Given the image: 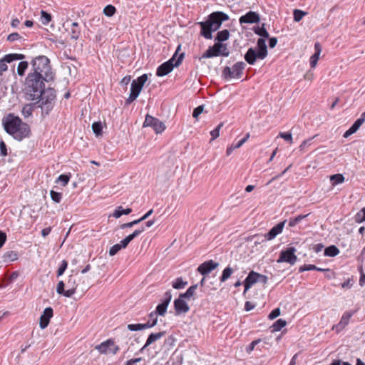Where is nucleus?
<instances>
[{
  "label": "nucleus",
  "instance_id": "obj_33",
  "mask_svg": "<svg viewBox=\"0 0 365 365\" xmlns=\"http://www.w3.org/2000/svg\"><path fill=\"white\" fill-rule=\"evenodd\" d=\"M287 325V322L284 319H277L271 327L272 329V331H280L283 327H284Z\"/></svg>",
  "mask_w": 365,
  "mask_h": 365
},
{
  "label": "nucleus",
  "instance_id": "obj_36",
  "mask_svg": "<svg viewBox=\"0 0 365 365\" xmlns=\"http://www.w3.org/2000/svg\"><path fill=\"white\" fill-rule=\"evenodd\" d=\"M330 180L332 186H335L344 181V177L342 174H335L330 176Z\"/></svg>",
  "mask_w": 365,
  "mask_h": 365
},
{
  "label": "nucleus",
  "instance_id": "obj_39",
  "mask_svg": "<svg viewBox=\"0 0 365 365\" xmlns=\"http://www.w3.org/2000/svg\"><path fill=\"white\" fill-rule=\"evenodd\" d=\"M28 62L22 61L19 62L18 66H17V73L20 76H23L25 73L26 70L28 68Z\"/></svg>",
  "mask_w": 365,
  "mask_h": 365
},
{
  "label": "nucleus",
  "instance_id": "obj_51",
  "mask_svg": "<svg viewBox=\"0 0 365 365\" xmlns=\"http://www.w3.org/2000/svg\"><path fill=\"white\" fill-rule=\"evenodd\" d=\"M223 126V123H220L216 128L210 132V135H212V140H215L220 135V130Z\"/></svg>",
  "mask_w": 365,
  "mask_h": 365
},
{
  "label": "nucleus",
  "instance_id": "obj_24",
  "mask_svg": "<svg viewBox=\"0 0 365 365\" xmlns=\"http://www.w3.org/2000/svg\"><path fill=\"white\" fill-rule=\"evenodd\" d=\"M246 64L242 62H237L235 64L232 66V71L233 72V75H235V77L240 78L242 71L245 69Z\"/></svg>",
  "mask_w": 365,
  "mask_h": 365
},
{
  "label": "nucleus",
  "instance_id": "obj_45",
  "mask_svg": "<svg viewBox=\"0 0 365 365\" xmlns=\"http://www.w3.org/2000/svg\"><path fill=\"white\" fill-rule=\"evenodd\" d=\"M293 14H294V21L296 22H299L307 14V13L302 10L295 9L294 11Z\"/></svg>",
  "mask_w": 365,
  "mask_h": 365
},
{
  "label": "nucleus",
  "instance_id": "obj_5",
  "mask_svg": "<svg viewBox=\"0 0 365 365\" xmlns=\"http://www.w3.org/2000/svg\"><path fill=\"white\" fill-rule=\"evenodd\" d=\"M41 102L40 107L42 110V115H48L53 109L56 100V91L53 88L43 90L41 96L38 98Z\"/></svg>",
  "mask_w": 365,
  "mask_h": 365
},
{
  "label": "nucleus",
  "instance_id": "obj_8",
  "mask_svg": "<svg viewBox=\"0 0 365 365\" xmlns=\"http://www.w3.org/2000/svg\"><path fill=\"white\" fill-rule=\"evenodd\" d=\"M148 81V75L143 74L131 83L130 93L129 97L126 99L125 103L130 104L139 96L145 83Z\"/></svg>",
  "mask_w": 365,
  "mask_h": 365
},
{
  "label": "nucleus",
  "instance_id": "obj_64",
  "mask_svg": "<svg viewBox=\"0 0 365 365\" xmlns=\"http://www.w3.org/2000/svg\"><path fill=\"white\" fill-rule=\"evenodd\" d=\"M257 282H261L263 284L267 283L268 277L265 275L257 272Z\"/></svg>",
  "mask_w": 365,
  "mask_h": 365
},
{
  "label": "nucleus",
  "instance_id": "obj_63",
  "mask_svg": "<svg viewBox=\"0 0 365 365\" xmlns=\"http://www.w3.org/2000/svg\"><path fill=\"white\" fill-rule=\"evenodd\" d=\"M0 152L1 155L3 156L8 155L6 145L3 140L0 141Z\"/></svg>",
  "mask_w": 365,
  "mask_h": 365
},
{
  "label": "nucleus",
  "instance_id": "obj_32",
  "mask_svg": "<svg viewBox=\"0 0 365 365\" xmlns=\"http://www.w3.org/2000/svg\"><path fill=\"white\" fill-rule=\"evenodd\" d=\"M150 324H130L128 325L127 328L130 331H139L142 329H145L150 328Z\"/></svg>",
  "mask_w": 365,
  "mask_h": 365
},
{
  "label": "nucleus",
  "instance_id": "obj_37",
  "mask_svg": "<svg viewBox=\"0 0 365 365\" xmlns=\"http://www.w3.org/2000/svg\"><path fill=\"white\" fill-rule=\"evenodd\" d=\"M187 284V282L184 281L182 277H178L172 284L175 289H183Z\"/></svg>",
  "mask_w": 365,
  "mask_h": 365
},
{
  "label": "nucleus",
  "instance_id": "obj_30",
  "mask_svg": "<svg viewBox=\"0 0 365 365\" xmlns=\"http://www.w3.org/2000/svg\"><path fill=\"white\" fill-rule=\"evenodd\" d=\"M234 269L231 267L228 266L227 267L222 273V275L220 277V281L221 282H225L227 281L230 276L233 274Z\"/></svg>",
  "mask_w": 365,
  "mask_h": 365
},
{
  "label": "nucleus",
  "instance_id": "obj_56",
  "mask_svg": "<svg viewBox=\"0 0 365 365\" xmlns=\"http://www.w3.org/2000/svg\"><path fill=\"white\" fill-rule=\"evenodd\" d=\"M316 269L317 266L314 264H304L299 268V272H303L304 271L316 270Z\"/></svg>",
  "mask_w": 365,
  "mask_h": 365
},
{
  "label": "nucleus",
  "instance_id": "obj_13",
  "mask_svg": "<svg viewBox=\"0 0 365 365\" xmlns=\"http://www.w3.org/2000/svg\"><path fill=\"white\" fill-rule=\"evenodd\" d=\"M25 58L24 54L21 53H9L5 55L0 59V73L6 71L8 69L7 63H11L14 61L23 60Z\"/></svg>",
  "mask_w": 365,
  "mask_h": 365
},
{
  "label": "nucleus",
  "instance_id": "obj_4",
  "mask_svg": "<svg viewBox=\"0 0 365 365\" xmlns=\"http://www.w3.org/2000/svg\"><path fill=\"white\" fill-rule=\"evenodd\" d=\"M257 48H250L245 54V59L250 65H254L257 59H264L267 54V46L265 39L259 38L257 42Z\"/></svg>",
  "mask_w": 365,
  "mask_h": 365
},
{
  "label": "nucleus",
  "instance_id": "obj_19",
  "mask_svg": "<svg viewBox=\"0 0 365 365\" xmlns=\"http://www.w3.org/2000/svg\"><path fill=\"white\" fill-rule=\"evenodd\" d=\"M53 317V309L47 307L44 309L43 314L40 317L39 326L41 329L46 328L49 324L50 319Z\"/></svg>",
  "mask_w": 365,
  "mask_h": 365
},
{
  "label": "nucleus",
  "instance_id": "obj_10",
  "mask_svg": "<svg viewBox=\"0 0 365 365\" xmlns=\"http://www.w3.org/2000/svg\"><path fill=\"white\" fill-rule=\"evenodd\" d=\"M297 250L294 247H289L285 250H282L279 254V259L277 260V263L287 262L291 265L296 263L297 257L295 255Z\"/></svg>",
  "mask_w": 365,
  "mask_h": 365
},
{
  "label": "nucleus",
  "instance_id": "obj_46",
  "mask_svg": "<svg viewBox=\"0 0 365 365\" xmlns=\"http://www.w3.org/2000/svg\"><path fill=\"white\" fill-rule=\"evenodd\" d=\"M50 195H51V200L53 202H55L56 203H59L61 202V198H62V193L56 192L54 190H51Z\"/></svg>",
  "mask_w": 365,
  "mask_h": 365
},
{
  "label": "nucleus",
  "instance_id": "obj_44",
  "mask_svg": "<svg viewBox=\"0 0 365 365\" xmlns=\"http://www.w3.org/2000/svg\"><path fill=\"white\" fill-rule=\"evenodd\" d=\"M149 318H150V320L146 322L145 324H150V328L151 327H153L154 326H155L157 324V322H158V314H156V312H152L150 314H149Z\"/></svg>",
  "mask_w": 365,
  "mask_h": 365
},
{
  "label": "nucleus",
  "instance_id": "obj_47",
  "mask_svg": "<svg viewBox=\"0 0 365 365\" xmlns=\"http://www.w3.org/2000/svg\"><path fill=\"white\" fill-rule=\"evenodd\" d=\"M32 112H33V108L29 104L25 105L23 107L22 110H21L22 115L25 118H27V117H29L30 115H31Z\"/></svg>",
  "mask_w": 365,
  "mask_h": 365
},
{
  "label": "nucleus",
  "instance_id": "obj_40",
  "mask_svg": "<svg viewBox=\"0 0 365 365\" xmlns=\"http://www.w3.org/2000/svg\"><path fill=\"white\" fill-rule=\"evenodd\" d=\"M116 11V9L114 6L108 4L103 9V14L108 17L113 16Z\"/></svg>",
  "mask_w": 365,
  "mask_h": 365
},
{
  "label": "nucleus",
  "instance_id": "obj_29",
  "mask_svg": "<svg viewBox=\"0 0 365 365\" xmlns=\"http://www.w3.org/2000/svg\"><path fill=\"white\" fill-rule=\"evenodd\" d=\"M215 47L219 50L220 56L227 57L230 55V51L226 43L216 42Z\"/></svg>",
  "mask_w": 365,
  "mask_h": 365
},
{
  "label": "nucleus",
  "instance_id": "obj_28",
  "mask_svg": "<svg viewBox=\"0 0 365 365\" xmlns=\"http://www.w3.org/2000/svg\"><path fill=\"white\" fill-rule=\"evenodd\" d=\"M254 32L261 36L263 38H268L269 37V34L267 29L264 27V24L262 25V26H256L253 29Z\"/></svg>",
  "mask_w": 365,
  "mask_h": 365
},
{
  "label": "nucleus",
  "instance_id": "obj_59",
  "mask_svg": "<svg viewBox=\"0 0 365 365\" xmlns=\"http://www.w3.org/2000/svg\"><path fill=\"white\" fill-rule=\"evenodd\" d=\"M198 284L190 286L185 292L190 297H192L195 294L196 289H197Z\"/></svg>",
  "mask_w": 365,
  "mask_h": 365
},
{
  "label": "nucleus",
  "instance_id": "obj_38",
  "mask_svg": "<svg viewBox=\"0 0 365 365\" xmlns=\"http://www.w3.org/2000/svg\"><path fill=\"white\" fill-rule=\"evenodd\" d=\"M308 215H309V214L299 215L295 217L290 218L289 220V226L294 227L296 225H297L299 222H300L303 219L306 218Z\"/></svg>",
  "mask_w": 365,
  "mask_h": 365
},
{
  "label": "nucleus",
  "instance_id": "obj_49",
  "mask_svg": "<svg viewBox=\"0 0 365 365\" xmlns=\"http://www.w3.org/2000/svg\"><path fill=\"white\" fill-rule=\"evenodd\" d=\"M363 118H359L353 123V125L349 128L355 133L360 128V126L363 124Z\"/></svg>",
  "mask_w": 365,
  "mask_h": 365
},
{
  "label": "nucleus",
  "instance_id": "obj_18",
  "mask_svg": "<svg viewBox=\"0 0 365 365\" xmlns=\"http://www.w3.org/2000/svg\"><path fill=\"white\" fill-rule=\"evenodd\" d=\"M174 308L177 315L187 313L190 310L187 303L184 299L180 298L175 299Z\"/></svg>",
  "mask_w": 365,
  "mask_h": 365
},
{
  "label": "nucleus",
  "instance_id": "obj_1",
  "mask_svg": "<svg viewBox=\"0 0 365 365\" xmlns=\"http://www.w3.org/2000/svg\"><path fill=\"white\" fill-rule=\"evenodd\" d=\"M2 124L5 131L17 140L20 141L29 136L30 129L28 124L13 113H9L4 117Z\"/></svg>",
  "mask_w": 365,
  "mask_h": 365
},
{
  "label": "nucleus",
  "instance_id": "obj_54",
  "mask_svg": "<svg viewBox=\"0 0 365 365\" xmlns=\"http://www.w3.org/2000/svg\"><path fill=\"white\" fill-rule=\"evenodd\" d=\"M122 248L120 244H115L113 245L109 250V255L110 256H114L117 254Z\"/></svg>",
  "mask_w": 365,
  "mask_h": 365
},
{
  "label": "nucleus",
  "instance_id": "obj_48",
  "mask_svg": "<svg viewBox=\"0 0 365 365\" xmlns=\"http://www.w3.org/2000/svg\"><path fill=\"white\" fill-rule=\"evenodd\" d=\"M41 19L42 24H45V25L48 24L51 20V14H49L48 13H47L45 11H41Z\"/></svg>",
  "mask_w": 365,
  "mask_h": 365
},
{
  "label": "nucleus",
  "instance_id": "obj_6",
  "mask_svg": "<svg viewBox=\"0 0 365 365\" xmlns=\"http://www.w3.org/2000/svg\"><path fill=\"white\" fill-rule=\"evenodd\" d=\"M77 279L76 277L71 274L68 277L66 283L63 281H59L57 284L56 292L66 297H72L78 287Z\"/></svg>",
  "mask_w": 365,
  "mask_h": 365
},
{
  "label": "nucleus",
  "instance_id": "obj_23",
  "mask_svg": "<svg viewBox=\"0 0 365 365\" xmlns=\"http://www.w3.org/2000/svg\"><path fill=\"white\" fill-rule=\"evenodd\" d=\"M314 49L315 53L310 58V66L312 68H314L317 66L322 51V47L319 43H315Z\"/></svg>",
  "mask_w": 365,
  "mask_h": 365
},
{
  "label": "nucleus",
  "instance_id": "obj_60",
  "mask_svg": "<svg viewBox=\"0 0 365 365\" xmlns=\"http://www.w3.org/2000/svg\"><path fill=\"white\" fill-rule=\"evenodd\" d=\"M279 136L290 143L292 142V136L290 133H279Z\"/></svg>",
  "mask_w": 365,
  "mask_h": 365
},
{
  "label": "nucleus",
  "instance_id": "obj_43",
  "mask_svg": "<svg viewBox=\"0 0 365 365\" xmlns=\"http://www.w3.org/2000/svg\"><path fill=\"white\" fill-rule=\"evenodd\" d=\"M69 180L70 175L63 174L59 175L58 178L56 180V183H60L61 185L65 186L68 184Z\"/></svg>",
  "mask_w": 365,
  "mask_h": 365
},
{
  "label": "nucleus",
  "instance_id": "obj_26",
  "mask_svg": "<svg viewBox=\"0 0 365 365\" xmlns=\"http://www.w3.org/2000/svg\"><path fill=\"white\" fill-rule=\"evenodd\" d=\"M70 34L71 38L73 40L78 39L81 34V31L78 27V24L77 22H73L71 24V27L70 29Z\"/></svg>",
  "mask_w": 365,
  "mask_h": 365
},
{
  "label": "nucleus",
  "instance_id": "obj_2",
  "mask_svg": "<svg viewBox=\"0 0 365 365\" xmlns=\"http://www.w3.org/2000/svg\"><path fill=\"white\" fill-rule=\"evenodd\" d=\"M229 19V16L222 11L211 13L206 21L199 22L200 34L206 39H212V32L217 31L222 22Z\"/></svg>",
  "mask_w": 365,
  "mask_h": 365
},
{
  "label": "nucleus",
  "instance_id": "obj_27",
  "mask_svg": "<svg viewBox=\"0 0 365 365\" xmlns=\"http://www.w3.org/2000/svg\"><path fill=\"white\" fill-rule=\"evenodd\" d=\"M230 37V31L227 29H224L222 31H218L215 40L217 42L222 43L223 41H227Z\"/></svg>",
  "mask_w": 365,
  "mask_h": 365
},
{
  "label": "nucleus",
  "instance_id": "obj_61",
  "mask_svg": "<svg viewBox=\"0 0 365 365\" xmlns=\"http://www.w3.org/2000/svg\"><path fill=\"white\" fill-rule=\"evenodd\" d=\"M280 315V309L276 308L273 309L269 314L268 317L269 319H274Z\"/></svg>",
  "mask_w": 365,
  "mask_h": 365
},
{
  "label": "nucleus",
  "instance_id": "obj_62",
  "mask_svg": "<svg viewBox=\"0 0 365 365\" xmlns=\"http://www.w3.org/2000/svg\"><path fill=\"white\" fill-rule=\"evenodd\" d=\"M203 106H199L195 108L192 112V116L197 118L203 112Z\"/></svg>",
  "mask_w": 365,
  "mask_h": 365
},
{
  "label": "nucleus",
  "instance_id": "obj_53",
  "mask_svg": "<svg viewBox=\"0 0 365 365\" xmlns=\"http://www.w3.org/2000/svg\"><path fill=\"white\" fill-rule=\"evenodd\" d=\"M145 227H142L140 229L135 230L132 234L127 236V237L132 241L134 238L137 237L140 235L143 232H144Z\"/></svg>",
  "mask_w": 365,
  "mask_h": 365
},
{
  "label": "nucleus",
  "instance_id": "obj_58",
  "mask_svg": "<svg viewBox=\"0 0 365 365\" xmlns=\"http://www.w3.org/2000/svg\"><path fill=\"white\" fill-rule=\"evenodd\" d=\"M140 222L141 221L140 220V219H138V220H133L132 222H130L124 223V224H122L120 225V228L121 229H125V228H127V227H132L134 225L140 223Z\"/></svg>",
  "mask_w": 365,
  "mask_h": 365
},
{
  "label": "nucleus",
  "instance_id": "obj_21",
  "mask_svg": "<svg viewBox=\"0 0 365 365\" xmlns=\"http://www.w3.org/2000/svg\"><path fill=\"white\" fill-rule=\"evenodd\" d=\"M165 334V331H160V332H158V333H152V334H150L148 336L145 345L140 349V352L143 351V350L145 349H146L148 346H150L153 342H155L157 340L160 339Z\"/></svg>",
  "mask_w": 365,
  "mask_h": 365
},
{
  "label": "nucleus",
  "instance_id": "obj_15",
  "mask_svg": "<svg viewBox=\"0 0 365 365\" xmlns=\"http://www.w3.org/2000/svg\"><path fill=\"white\" fill-rule=\"evenodd\" d=\"M219 263L214 262L212 259H210L207 261H205V262L202 263L197 268V271L202 274V275H207L209 273H210L212 270L215 269L217 267H218Z\"/></svg>",
  "mask_w": 365,
  "mask_h": 365
},
{
  "label": "nucleus",
  "instance_id": "obj_35",
  "mask_svg": "<svg viewBox=\"0 0 365 365\" xmlns=\"http://www.w3.org/2000/svg\"><path fill=\"white\" fill-rule=\"evenodd\" d=\"M4 262H13L18 259V253L15 251H9L3 255Z\"/></svg>",
  "mask_w": 365,
  "mask_h": 365
},
{
  "label": "nucleus",
  "instance_id": "obj_22",
  "mask_svg": "<svg viewBox=\"0 0 365 365\" xmlns=\"http://www.w3.org/2000/svg\"><path fill=\"white\" fill-rule=\"evenodd\" d=\"M257 272L251 271L244 281L245 292H246L254 284L257 282Z\"/></svg>",
  "mask_w": 365,
  "mask_h": 365
},
{
  "label": "nucleus",
  "instance_id": "obj_52",
  "mask_svg": "<svg viewBox=\"0 0 365 365\" xmlns=\"http://www.w3.org/2000/svg\"><path fill=\"white\" fill-rule=\"evenodd\" d=\"M67 267H68V262L66 260H63L61 262V264L60 265V267H58V271H57V276L58 277H60L61 276L64 272L66 271V269H67Z\"/></svg>",
  "mask_w": 365,
  "mask_h": 365
},
{
  "label": "nucleus",
  "instance_id": "obj_17",
  "mask_svg": "<svg viewBox=\"0 0 365 365\" xmlns=\"http://www.w3.org/2000/svg\"><path fill=\"white\" fill-rule=\"evenodd\" d=\"M286 220H284L274 226L267 234L264 235L265 239L267 240H272L274 239L277 235L282 232Z\"/></svg>",
  "mask_w": 365,
  "mask_h": 365
},
{
  "label": "nucleus",
  "instance_id": "obj_16",
  "mask_svg": "<svg viewBox=\"0 0 365 365\" xmlns=\"http://www.w3.org/2000/svg\"><path fill=\"white\" fill-rule=\"evenodd\" d=\"M260 20L259 15L255 11H249L246 14L242 16L239 21L242 24H253L258 23Z\"/></svg>",
  "mask_w": 365,
  "mask_h": 365
},
{
  "label": "nucleus",
  "instance_id": "obj_57",
  "mask_svg": "<svg viewBox=\"0 0 365 365\" xmlns=\"http://www.w3.org/2000/svg\"><path fill=\"white\" fill-rule=\"evenodd\" d=\"M259 342H261V339H257L253 341L246 347V351L248 354H250L254 350L255 346L258 344Z\"/></svg>",
  "mask_w": 365,
  "mask_h": 365
},
{
  "label": "nucleus",
  "instance_id": "obj_41",
  "mask_svg": "<svg viewBox=\"0 0 365 365\" xmlns=\"http://www.w3.org/2000/svg\"><path fill=\"white\" fill-rule=\"evenodd\" d=\"M102 123L101 122H94L92 125V130L96 136L102 135Z\"/></svg>",
  "mask_w": 365,
  "mask_h": 365
},
{
  "label": "nucleus",
  "instance_id": "obj_34",
  "mask_svg": "<svg viewBox=\"0 0 365 365\" xmlns=\"http://www.w3.org/2000/svg\"><path fill=\"white\" fill-rule=\"evenodd\" d=\"M339 253V249L335 245H330L324 250V255L329 257H335Z\"/></svg>",
  "mask_w": 365,
  "mask_h": 365
},
{
  "label": "nucleus",
  "instance_id": "obj_42",
  "mask_svg": "<svg viewBox=\"0 0 365 365\" xmlns=\"http://www.w3.org/2000/svg\"><path fill=\"white\" fill-rule=\"evenodd\" d=\"M354 220L357 223H361L365 221V207L356 214Z\"/></svg>",
  "mask_w": 365,
  "mask_h": 365
},
{
  "label": "nucleus",
  "instance_id": "obj_25",
  "mask_svg": "<svg viewBox=\"0 0 365 365\" xmlns=\"http://www.w3.org/2000/svg\"><path fill=\"white\" fill-rule=\"evenodd\" d=\"M219 50L215 47V43L212 46H210L208 49L202 54V58H210L215 56H219Z\"/></svg>",
  "mask_w": 365,
  "mask_h": 365
},
{
  "label": "nucleus",
  "instance_id": "obj_55",
  "mask_svg": "<svg viewBox=\"0 0 365 365\" xmlns=\"http://www.w3.org/2000/svg\"><path fill=\"white\" fill-rule=\"evenodd\" d=\"M242 145V143L240 141H239L237 143H236L235 145L232 144L230 146H229L227 148V150H226L227 155H230L234 150L240 148Z\"/></svg>",
  "mask_w": 365,
  "mask_h": 365
},
{
  "label": "nucleus",
  "instance_id": "obj_11",
  "mask_svg": "<svg viewBox=\"0 0 365 365\" xmlns=\"http://www.w3.org/2000/svg\"><path fill=\"white\" fill-rule=\"evenodd\" d=\"M96 349H97L101 354H107L108 353H111L115 355L119 351L120 348L118 346L115 344L112 339H108L96 346Z\"/></svg>",
  "mask_w": 365,
  "mask_h": 365
},
{
  "label": "nucleus",
  "instance_id": "obj_7",
  "mask_svg": "<svg viewBox=\"0 0 365 365\" xmlns=\"http://www.w3.org/2000/svg\"><path fill=\"white\" fill-rule=\"evenodd\" d=\"M178 56V50L174 53L173 57L169 59L168 61L162 63L157 69L156 75L158 76H164L169 73H170L174 67H178L181 62L182 61V59L184 58V53H180L178 58L176 59V56Z\"/></svg>",
  "mask_w": 365,
  "mask_h": 365
},
{
  "label": "nucleus",
  "instance_id": "obj_3",
  "mask_svg": "<svg viewBox=\"0 0 365 365\" xmlns=\"http://www.w3.org/2000/svg\"><path fill=\"white\" fill-rule=\"evenodd\" d=\"M46 78L39 73H29L24 85V93L28 101L38 100L44 90Z\"/></svg>",
  "mask_w": 365,
  "mask_h": 365
},
{
  "label": "nucleus",
  "instance_id": "obj_12",
  "mask_svg": "<svg viewBox=\"0 0 365 365\" xmlns=\"http://www.w3.org/2000/svg\"><path fill=\"white\" fill-rule=\"evenodd\" d=\"M152 127L156 133H161L165 129V124L158 118L147 115L143 123V127Z\"/></svg>",
  "mask_w": 365,
  "mask_h": 365
},
{
  "label": "nucleus",
  "instance_id": "obj_14",
  "mask_svg": "<svg viewBox=\"0 0 365 365\" xmlns=\"http://www.w3.org/2000/svg\"><path fill=\"white\" fill-rule=\"evenodd\" d=\"M171 299V291L168 290L165 293L162 302L157 306L155 312H156L158 315L163 316L166 312L167 308Z\"/></svg>",
  "mask_w": 365,
  "mask_h": 365
},
{
  "label": "nucleus",
  "instance_id": "obj_9",
  "mask_svg": "<svg viewBox=\"0 0 365 365\" xmlns=\"http://www.w3.org/2000/svg\"><path fill=\"white\" fill-rule=\"evenodd\" d=\"M49 63V59L45 56H39L35 58L32 61L33 73H39L42 76H48V73L51 69Z\"/></svg>",
  "mask_w": 365,
  "mask_h": 365
},
{
  "label": "nucleus",
  "instance_id": "obj_50",
  "mask_svg": "<svg viewBox=\"0 0 365 365\" xmlns=\"http://www.w3.org/2000/svg\"><path fill=\"white\" fill-rule=\"evenodd\" d=\"M222 76L225 77V78H235V75H233L232 68L229 66H226L224 68L222 71Z\"/></svg>",
  "mask_w": 365,
  "mask_h": 365
},
{
  "label": "nucleus",
  "instance_id": "obj_20",
  "mask_svg": "<svg viewBox=\"0 0 365 365\" xmlns=\"http://www.w3.org/2000/svg\"><path fill=\"white\" fill-rule=\"evenodd\" d=\"M353 312H345L343 314L340 322L336 326H334L333 329H336L337 331L343 329L349 324V319L353 316Z\"/></svg>",
  "mask_w": 365,
  "mask_h": 365
},
{
  "label": "nucleus",
  "instance_id": "obj_31",
  "mask_svg": "<svg viewBox=\"0 0 365 365\" xmlns=\"http://www.w3.org/2000/svg\"><path fill=\"white\" fill-rule=\"evenodd\" d=\"M132 212L131 208L123 209L121 206L118 207L114 211L113 216L115 218H119L123 215H128Z\"/></svg>",
  "mask_w": 365,
  "mask_h": 365
}]
</instances>
